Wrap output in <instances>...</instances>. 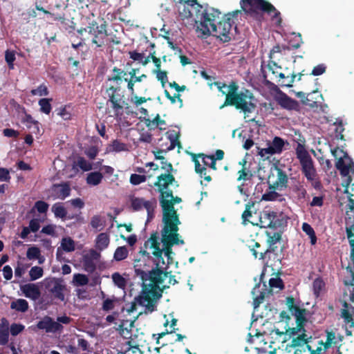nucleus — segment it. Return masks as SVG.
I'll list each match as a JSON object with an SVG mask.
<instances>
[{"label": "nucleus", "instance_id": "57", "mask_svg": "<svg viewBox=\"0 0 354 354\" xmlns=\"http://www.w3.org/2000/svg\"><path fill=\"white\" fill-rule=\"evenodd\" d=\"M24 329V326L20 324H13L10 326V331L12 336H16Z\"/></svg>", "mask_w": 354, "mask_h": 354}, {"label": "nucleus", "instance_id": "19", "mask_svg": "<svg viewBox=\"0 0 354 354\" xmlns=\"http://www.w3.org/2000/svg\"><path fill=\"white\" fill-rule=\"evenodd\" d=\"M108 105L113 109L115 116L118 117L122 115L124 100L119 93L112 94L108 102Z\"/></svg>", "mask_w": 354, "mask_h": 354}, {"label": "nucleus", "instance_id": "3", "mask_svg": "<svg viewBox=\"0 0 354 354\" xmlns=\"http://www.w3.org/2000/svg\"><path fill=\"white\" fill-rule=\"evenodd\" d=\"M289 303L290 312L295 318L297 327L289 328L286 335L292 337L289 351L293 350L294 354H319L316 351L317 345L312 336L305 333L304 324L307 320L308 311L293 305L292 299Z\"/></svg>", "mask_w": 354, "mask_h": 354}, {"label": "nucleus", "instance_id": "46", "mask_svg": "<svg viewBox=\"0 0 354 354\" xmlns=\"http://www.w3.org/2000/svg\"><path fill=\"white\" fill-rule=\"evenodd\" d=\"M51 99L42 98L39 101V105L40 106V111L46 114H49L51 111L52 107L50 102Z\"/></svg>", "mask_w": 354, "mask_h": 354}, {"label": "nucleus", "instance_id": "18", "mask_svg": "<svg viewBox=\"0 0 354 354\" xmlns=\"http://www.w3.org/2000/svg\"><path fill=\"white\" fill-rule=\"evenodd\" d=\"M265 76L272 80L277 81L280 77H284L281 67L274 62H270L264 69Z\"/></svg>", "mask_w": 354, "mask_h": 354}, {"label": "nucleus", "instance_id": "17", "mask_svg": "<svg viewBox=\"0 0 354 354\" xmlns=\"http://www.w3.org/2000/svg\"><path fill=\"white\" fill-rule=\"evenodd\" d=\"M20 290L23 295L33 301L39 299L41 296L39 288L36 283H26L20 286Z\"/></svg>", "mask_w": 354, "mask_h": 354}, {"label": "nucleus", "instance_id": "37", "mask_svg": "<svg viewBox=\"0 0 354 354\" xmlns=\"http://www.w3.org/2000/svg\"><path fill=\"white\" fill-rule=\"evenodd\" d=\"M296 77L297 75L294 73H292L290 76L284 75V77H280L277 81V82L281 86L292 87Z\"/></svg>", "mask_w": 354, "mask_h": 354}, {"label": "nucleus", "instance_id": "39", "mask_svg": "<svg viewBox=\"0 0 354 354\" xmlns=\"http://www.w3.org/2000/svg\"><path fill=\"white\" fill-rule=\"evenodd\" d=\"M88 283V278L83 274H75L73 278V283L75 286H83Z\"/></svg>", "mask_w": 354, "mask_h": 354}, {"label": "nucleus", "instance_id": "45", "mask_svg": "<svg viewBox=\"0 0 354 354\" xmlns=\"http://www.w3.org/2000/svg\"><path fill=\"white\" fill-rule=\"evenodd\" d=\"M91 225L97 230H101L104 226V220L100 216H94L91 218Z\"/></svg>", "mask_w": 354, "mask_h": 354}, {"label": "nucleus", "instance_id": "14", "mask_svg": "<svg viewBox=\"0 0 354 354\" xmlns=\"http://www.w3.org/2000/svg\"><path fill=\"white\" fill-rule=\"evenodd\" d=\"M100 258V253L95 250H90L83 256V266L85 271L92 272L96 267V262Z\"/></svg>", "mask_w": 354, "mask_h": 354}, {"label": "nucleus", "instance_id": "25", "mask_svg": "<svg viewBox=\"0 0 354 354\" xmlns=\"http://www.w3.org/2000/svg\"><path fill=\"white\" fill-rule=\"evenodd\" d=\"M110 243V237L107 233L102 232L98 234L95 240V250L103 251L106 249Z\"/></svg>", "mask_w": 354, "mask_h": 354}, {"label": "nucleus", "instance_id": "51", "mask_svg": "<svg viewBox=\"0 0 354 354\" xmlns=\"http://www.w3.org/2000/svg\"><path fill=\"white\" fill-rule=\"evenodd\" d=\"M31 93L32 95L46 96L48 95V91L46 86L41 84L37 88L32 89Z\"/></svg>", "mask_w": 354, "mask_h": 354}, {"label": "nucleus", "instance_id": "32", "mask_svg": "<svg viewBox=\"0 0 354 354\" xmlns=\"http://www.w3.org/2000/svg\"><path fill=\"white\" fill-rule=\"evenodd\" d=\"M346 234L351 246H354V212L353 218H346Z\"/></svg>", "mask_w": 354, "mask_h": 354}, {"label": "nucleus", "instance_id": "15", "mask_svg": "<svg viewBox=\"0 0 354 354\" xmlns=\"http://www.w3.org/2000/svg\"><path fill=\"white\" fill-rule=\"evenodd\" d=\"M274 99L282 108L287 110H297L299 108V103L296 100L279 90L277 92Z\"/></svg>", "mask_w": 354, "mask_h": 354}, {"label": "nucleus", "instance_id": "33", "mask_svg": "<svg viewBox=\"0 0 354 354\" xmlns=\"http://www.w3.org/2000/svg\"><path fill=\"white\" fill-rule=\"evenodd\" d=\"M10 308L16 311L25 313L28 308V303L24 299H17L11 302Z\"/></svg>", "mask_w": 354, "mask_h": 354}, {"label": "nucleus", "instance_id": "7", "mask_svg": "<svg viewBox=\"0 0 354 354\" xmlns=\"http://www.w3.org/2000/svg\"><path fill=\"white\" fill-rule=\"evenodd\" d=\"M227 105H234L237 109H241L245 113V119L248 121L253 120V118H249V114L254 111L256 106L253 97L248 91L239 93L236 92L230 102H227Z\"/></svg>", "mask_w": 354, "mask_h": 354}, {"label": "nucleus", "instance_id": "58", "mask_svg": "<svg viewBox=\"0 0 354 354\" xmlns=\"http://www.w3.org/2000/svg\"><path fill=\"white\" fill-rule=\"evenodd\" d=\"M35 207L39 213H44L47 211L48 205L44 201H39L35 203Z\"/></svg>", "mask_w": 354, "mask_h": 354}, {"label": "nucleus", "instance_id": "43", "mask_svg": "<svg viewBox=\"0 0 354 354\" xmlns=\"http://www.w3.org/2000/svg\"><path fill=\"white\" fill-rule=\"evenodd\" d=\"M44 274V270L39 266H33L29 271V276L31 281L40 279Z\"/></svg>", "mask_w": 354, "mask_h": 354}, {"label": "nucleus", "instance_id": "56", "mask_svg": "<svg viewBox=\"0 0 354 354\" xmlns=\"http://www.w3.org/2000/svg\"><path fill=\"white\" fill-rule=\"evenodd\" d=\"M294 191L300 199L304 198L306 195V190L301 184L296 185Z\"/></svg>", "mask_w": 354, "mask_h": 354}, {"label": "nucleus", "instance_id": "28", "mask_svg": "<svg viewBox=\"0 0 354 354\" xmlns=\"http://www.w3.org/2000/svg\"><path fill=\"white\" fill-rule=\"evenodd\" d=\"M129 254V250L127 246H119L118 247L113 256V261H122L127 259Z\"/></svg>", "mask_w": 354, "mask_h": 354}, {"label": "nucleus", "instance_id": "36", "mask_svg": "<svg viewBox=\"0 0 354 354\" xmlns=\"http://www.w3.org/2000/svg\"><path fill=\"white\" fill-rule=\"evenodd\" d=\"M325 283L320 278H317L313 283V291L316 297H319L324 290Z\"/></svg>", "mask_w": 354, "mask_h": 354}, {"label": "nucleus", "instance_id": "6", "mask_svg": "<svg viewBox=\"0 0 354 354\" xmlns=\"http://www.w3.org/2000/svg\"><path fill=\"white\" fill-rule=\"evenodd\" d=\"M297 158L301 165V170L306 179L311 183L315 189L320 187V183L317 180L316 169L313 161L304 145L298 143L296 147Z\"/></svg>", "mask_w": 354, "mask_h": 354}, {"label": "nucleus", "instance_id": "16", "mask_svg": "<svg viewBox=\"0 0 354 354\" xmlns=\"http://www.w3.org/2000/svg\"><path fill=\"white\" fill-rule=\"evenodd\" d=\"M36 328L44 330L46 333H54L61 331L63 326L55 322L50 317L46 316L37 323Z\"/></svg>", "mask_w": 354, "mask_h": 354}, {"label": "nucleus", "instance_id": "5", "mask_svg": "<svg viewBox=\"0 0 354 354\" xmlns=\"http://www.w3.org/2000/svg\"><path fill=\"white\" fill-rule=\"evenodd\" d=\"M331 153L337 160L336 167L344 177L342 185L346 187L344 192L348 193V187L354 176V162L348 155L339 148L332 149Z\"/></svg>", "mask_w": 354, "mask_h": 354}, {"label": "nucleus", "instance_id": "29", "mask_svg": "<svg viewBox=\"0 0 354 354\" xmlns=\"http://www.w3.org/2000/svg\"><path fill=\"white\" fill-rule=\"evenodd\" d=\"M127 275L125 274H121L119 272H114L111 275V279L115 286L118 288L124 290L127 283Z\"/></svg>", "mask_w": 354, "mask_h": 354}, {"label": "nucleus", "instance_id": "34", "mask_svg": "<svg viewBox=\"0 0 354 354\" xmlns=\"http://www.w3.org/2000/svg\"><path fill=\"white\" fill-rule=\"evenodd\" d=\"M330 129L334 131V137L336 139H343L342 132L344 131V127L341 120H336L335 122L330 124Z\"/></svg>", "mask_w": 354, "mask_h": 354}, {"label": "nucleus", "instance_id": "63", "mask_svg": "<svg viewBox=\"0 0 354 354\" xmlns=\"http://www.w3.org/2000/svg\"><path fill=\"white\" fill-rule=\"evenodd\" d=\"M3 274L6 280H10L12 277V269L9 266H6L3 268Z\"/></svg>", "mask_w": 354, "mask_h": 354}, {"label": "nucleus", "instance_id": "38", "mask_svg": "<svg viewBox=\"0 0 354 354\" xmlns=\"http://www.w3.org/2000/svg\"><path fill=\"white\" fill-rule=\"evenodd\" d=\"M302 230L309 236L310 239V243L312 245H315L317 242V237L315 236L313 228L307 223L302 224Z\"/></svg>", "mask_w": 354, "mask_h": 354}, {"label": "nucleus", "instance_id": "12", "mask_svg": "<svg viewBox=\"0 0 354 354\" xmlns=\"http://www.w3.org/2000/svg\"><path fill=\"white\" fill-rule=\"evenodd\" d=\"M46 288L51 292L55 297L63 301L64 295L63 290L65 288L62 281L57 278H46L44 280Z\"/></svg>", "mask_w": 354, "mask_h": 354}, {"label": "nucleus", "instance_id": "41", "mask_svg": "<svg viewBox=\"0 0 354 354\" xmlns=\"http://www.w3.org/2000/svg\"><path fill=\"white\" fill-rule=\"evenodd\" d=\"M130 57L135 60L138 61L139 62L142 63L143 65L147 64L150 62V56L145 57L144 54L137 53V52H130Z\"/></svg>", "mask_w": 354, "mask_h": 354}, {"label": "nucleus", "instance_id": "11", "mask_svg": "<svg viewBox=\"0 0 354 354\" xmlns=\"http://www.w3.org/2000/svg\"><path fill=\"white\" fill-rule=\"evenodd\" d=\"M131 207L136 211L145 209L147 212V220L149 222L153 217V210L156 207L154 200L147 201L143 198L133 197L131 200Z\"/></svg>", "mask_w": 354, "mask_h": 354}, {"label": "nucleus", "instance_id": "59", "mask_svg": "<svg viewBox=\"0 0 354 354\" xmlns=\"http://www.w3.org/2000/svg\"><path fill=\"white\" fill-rule=\"evenodd\" d=\"M98 153V149L97 147L93 146L85 151V154L91 159H94Z\"/></svg>", "mask_w": 354, "mask_h": 354}, {"label": "nucleus", "instance_id": "62", "mask_svg": "<svg viewBox=\"0 0 354 354\" xmlns=\"http://www.w3.org/2000/svg\"><path fill=\"white\" fill-rule=\"evenodd\" d=\"M26 272V268L21 264H18L15 269V275L16 277L21 278Z\"/></svg>", "mask_w": 354, "mask_h": 354}, {"label": "nucleus", "instance_id": "49", "mask_svg": "<svg viewBox=\"0 0 354 354\" xmlns=\"http://www.w3.org/2000/svg\"><path fill=\"white\" fill-rule=\"evenodd\" d=\"M201 162L204 167H209L213 169H216V161L214 156H203Z\"/></svg>", "mask_w": 354, "mask_h": 354}, {"label": "nucleus", "instance_id": "55", "mask_svg": "<svg viewBox=\"0 0 354 354\" xmlns=\"http://www.w3.org/2000/svg\"><path fill=\"white\" fill-rule=\"evenodd\" d=\"M326 66L324 64H320L315 66L311 72V75L313 76H319L324 74L326 72Z\"/></svg>", "mask_w": 354, "mask_h": 354}, {"label": "nucleus", "instance_id": "48", "mask_svg": "<svg viewBox=\"0 0 354 354\" xmlns=\"http://www.w3.org/2000/svg\"><path fill=\"white\" fill-rule=\"evenodd\" d=\"M40 254V250L35 246L29 248L26 252V257L30 260L39 259Z\"/></svg>", "mask_w": 354, "mask_h": 354}, {"label": "nucleus", "instance_id": "44", "mask_svg": "<svg viewBox=\"0 0 354 354\" xmlns=\"http://www.w3.org/2000/svg\"><path fill=\"white\" fill-rule=\"evenodd\" d=\"M273 216L270 213L263 212L260 216L259 225L261 227H270L272 223Z\"/></svg>", "mask_w": 354, "mask_h": 354}, {"label": "nucleus", "instance_id": "22", "mask_svg": "<svg viewBox=\"0 0 354 354\" xmlns=\"http://www.w3.org/2000/svg\"><path fill=\"white\" fill-rule=\"evenodd\" d=\"M350 259L351 263L348 266L347 270L351 274V279H345L344 284L346 286H353V288L350 293V300L351 302L354 303V246H351Z\"/></svg>", "mask_w": 354, "mask_h": 354}, {"label": "nucleus", "instance_id": "31", "mask_svg": "<svg viewBox=\"0 0 354 354\" xmlns=\"http://www.w3.org/2000/svg\"><path fill=\"white\" fill-rule=\"evenodd\" d=\"M103 179V175L98 171L91 172L87 174L86 183L91 186H97L101 183Z\"/></svg>", "mask_w": 354, "mask_h": 354}, {"label": "nucleus", "instance_id": "21", "mask_svg": "<svg viewBox=\"0 0 354 354\" xmlns=\"http://www.w3.org/2000/svg\"><path fill=\"white\" fill-rule=\"evenodd\" d=\"M266 290L265 284L258 283L253 288L252 295L253 297V306L254 309L257 308L260 304L263 302L266 293Z\"/></svg>", "mask_w": 354, "mask_h": 354}, {"label": "nucleus", "instance_id": "24", "mask_svg": "<svg viewBox=\"0 0 354 354\" xmlns=\"http://www.w3.org/2000/svg\"><path fill=\"white\" fill-rule=\"evenodd\" d=\"M214 86H216L218 91H220L223 95H226L225 105H227V102H230V100H232V97H233L236 92L237 87L235 84L232 83L229 86L223 84L221 86V83H214Z\"/></svg>", "mask_w": 354, "mask_h": 354}, {"label": "nucleus", "instance_id": "53", "mask_svg": "<svg viewBox=\"0 0 354 354\" xmlns=\"http://www.w3.org/2000/svg\"><path fill=\"white\" fill-rule=\"evenodd\" d=\"M142 354V351L136 344H133L131 342H128V348L125 351V354Z\"/></svg>", "mask_w": 354, "mask_h": 354}, {"label": "nucleus", "instance_id": "30", "mask_svg": "<svg viewBox=\"0 0 354 354\" xmlns=\"http://www.w3.org/2000/svg\"><path fill=\"white\" fill-rule=\"evenodd\" d=\"M277 189L274 188H270L262 196V200L266 201H282L283 198L278 192Z\"/></svg>", "mask_w": 354, "mask_h": 354}, {"label": "nucleus", "instance_id": "23", "mask_svg": "<svg viewBox=\"0 0 354 354\" xmlns=\"http://www.w3.org/2000/svg\"><path fill=\"white\" fill-rule=\"evenodd\" d=\"M84 30L94 36V38L93 39V43L96 44L98 46H100V45L98 44L97 38L106 35L105 26L103 25L98 26L97 24L93 23Z\"/></svg>", "mask_w": 354, "mask_h": 354}, {"label": "nucleus", "instance_id": "40", "mask_svg": "<svg viewBox=\"0 0 354 354\" xmlns=\"http://www.w3.org/2000/svg\"><path fill=\"white\" fill-rule=\"evenodd\" d=\"M52 211L56 217L62 218L66 217L67 214L65 207L61 203L54 204L52 207Z\"/></svg>", "mask_w": 354, "mask_h": 354}, {"label": "nucleus", "instance_id": "54", "mask_svg": "<svg viewBox=\"0 0 354 354\" xmlns=\"http://www.w3.org/2000/svg\"><path fill=\"white\" fill-rule=\"evenodd\" d=\"M153 73L156 75V78L161 82L162 86H165V83L167 82V75L165 71L156 69L153 71Z\"/></svg>", "mask_w": 354, "mask_h": 354}, {"label": "nucleus", "instance_id": "47", "mask_svg": "<svg viewBox=\"0 0 354 354\" xmlns=\"http://www.w3.org/2000/svg\"><path fill=\"white\" fill-rule=\"evenodd\" d=\"M75 165L85 171H90L93 169L92 164L82 157L77 158Z\"/></svg>", "mask_w": 354, "mask_h": 354}, {"label": "nucleus", "instance_id": "8", "mask_svg": "<svg viewBox=\"0 0 354 354\" xmlns=\"http://www.w3.org/2000/svg\"><path fill=\"white\" fill-rule=\"evenodd\" d=\"M317 345L316 351L319 354H333L335 349L339 348L342 337L333 331H326V340L314 339Z\"/></svg>", "mask_w": 354, "mask_h": 354}, {"label": "nucleus", "instance_id": "52", "mask_svg": "<svg viewBox=\"0 0 354 354\" xmlns=\"http://www.w3.org/2000/svg\"><path fill=\"white\" fill-rule=\"evenodd\" d=\"M117 302L115 298L104 299L102 305V309L105 311H109L114 308L115 304Z\"/></svg>", "mask_w": 354, "mask_h": 354}, {"label": "nucleus", "instance_id": "10", "mask_svg": "<svg viewBox=\"0 0 354 354\" xmlns=\"http://www.w3.org/2000/svg\"><path fill=\"white\" fill-rule=\"evenodd\" d=\"M288 182V178L284 171L277 167L272 168L271 173L268 178L270 188L276 189L277 191H283L287 187Z\"/></svg>", "mask_w": 354, "mask_h": 354}, {"label": "nucleus", "instance_id": "4", "mask_svg": "<svg viewBox=\"0 0 354 354\" xmlns=\"http://www.w3.org/2000/svg\"><path fill=\"white\" fill-rule=\"evenodd\" d=\"M240 6L242 11L248 15H253L257 10L265 12L271 17L273 23L276 26H281L280 12L272 4L266 0H241Z\"/></svg>", "mask_w": 354, "mask_h": 354}, {"label": "nucleus", "instance_id": "60", "mask_svg": "<svg viewBox=\"0 0 354 354\" xmlns=\"http://www.w3.org/2000/svg\"><path fill=\"white\" fill-rule=\"evenodd\" d=\"M253 206V205H250L249 203L246 205L245 210L242 214V218L243 220V223H245L246 221H249V218L252 216V212L250 211L251 207Z\"/></svg>", "mask_w": 354, "mask_h": 354}, {"label": "nucleus", "instance_id": "64", "mask_svg": "<svg viewBox=\"0 0 354 354\" xmlns=\"http://www.w3.org/2000/svg\"><path fill=\"white\" fill-rule=\"evenodd\" d=\"M270 286L273 288H282V281L279 278H271L269 281Z\"/></svg>", "mask_w": 354, "mask_h": 354}, {"label": "nucleus", "instance_id": "13", "mask_svg": "<svg viewBox=\"0 0 354 354\" xmlns=\"http://www.w3.org/2000/svg\"><path fill=\"white\" fill-rule=\"evenodd\" d=\"M341 316L344 319L346 325L347 335H351V331L348 328H354V307L344 302L341 312Z\"/></svg>", "mask_w": 354, "mask_h": 354}, {"label": "nucleus", "instance_id": "20", "mask_svg": "<svg viewBox=\"0 0 354 354\" xmlns=\"http://www.w3.org/2000/svg\"><path fill=\"white\" fill-rule=\"evenodd\" d=\"M75 250V241L68 236L62 239L60 246L57 250V259H59L63 254V251L66 252H71Z\"/></svg>", "mask_w": 354, "mask_h": 354}, {"label": "nucleus", "instance_id": "35", "mask_svg": "<svg viewBox=\"0 0 354 354\" xmlns=\"http://www.w3.org/2000/svg\"><path fill=\"white\" fill-rule=\"evenodd\" d=\"M166 137L170 141V145L167 147V150L174 149L179 144L178 133L176 131H168L166 133Z\"/></svg>", "mask_w": 354, "mask_h": 354}, {"label": "nucleus", "instance_id": "27", "mask_svg": "<svg viewBox=\"0 0 354 354\" xmlns=\"http://www.w3.org/2000/svg\"><path fill=\"white\" fill-rule=\"evenodd\" d=\"M128 151V146L124 142L118 140H113L106 147V152L108 153H119Z\"/></svg>", "mask_w": 354, "mask_h": 354}, {"label": "nucleus", "instance_id": "42", "mask_svg": "<svg viewBox=\"0 0 354 354\" xmlns=\"http://www.w3.org/2000/svg\"><path fill=\"white\" fill-rule=\"evenodd\" d=\"M194 163L196 171L199 174L201 177H204L205 180L208 182L210 181L211 178L209 176L206 175V168L204 167L203 164H201L198 159H194Z\"/></svg>", "mask_w": 354, "mask_h": 354}, {"label": "nucleus", "instance_id": "26", "mask_svg": "<svg viewBox=\"0 0 354 354\" xmlns=\"http://www.w3.org/2000/svg\"><path fill=\"white\" fill-rule=\"evenodd\" d=\"M52 193L55 198L63 200L70 195V188L67 185H55L52 187Z\"/></svg>", "mask_w": 354, "mask_h": 354}, {"label": "nucleus", "instance_id": "61", "mask_svg": "<svg viewBox=\"0 0 354 354\" xmlns=\"http://www.w3.org/2000/svg\"><path fill=\"white\" fill-rule=\"evenodd\" d=\"M121 238L126 241V242L129 244V246L133 247L137 242V236L135 234H131L128 237H125L123 235H121Z\"/></svg>", "mask_w": 354, "mask_h": 354}, {"label": "nucleus", "instance_id": "50", "mask_svg": "<svg viewBox=\"0 0 354 354\" xmlns=\"http://www.w3.org/2000/svg\"><path fill=\"white\" fill-rule=\"evenodd\" d=\"M146 176L144 175H140L136 174H133L130 176V183L133 185H140L142 183L146 181Z\"/></svg>", "mask_w": 354, "mask_h": 354}, {"label": "nucleus", "instance_id": "9", "mask_svg": "<svg viewBox=\"0 0 354 354\" xmlns=\"http://www.w3.org/2000/svg\"><path fill=\"white\" fill-rule=\"evenodd\" d=\"M286 143L283 139L276 136L267 142L266 147H257V153L264 160L269 159L273 155L281 153Z\"/></svg>", "mask_w": 354, "mask_h": 354}, {"label": "nucleus", "instance_id": "1", "mask_svg": "<svg viewBox=\"0 0 354 354\" xmlns=\"http://www.w3.org/2000/svg\"><path fill=\"white\" fill-rule=\"evenodd\" d=\"M174 180L173 176L167 174L160 175L156 183L161 192L160 203L163 211L164 227L161 238L157 233L152 234L145 241L143 250L140 251L143 259H150L154 268L150 271H145L141 270V266L138 263L134 266L136 273L140 274L143 281L142 290L135 300L137 304L145 308L146 312L149 313L156 310L162 290L177 283L174 277L167 270L168 265L172 263L174 260L172 247L184 244L183 240L180 239L177 233L180 221L174 208V204L180 203L181 199L174 198L171 192L164 191Z\"/></svg>", "mask_w": 354, "mask_h": 354}, {"label": "nucleus", "instance_id": "2", "mask_svg": "<svg viewBox=\"0 0 354 354\" xmlns=\"http://www.w3.org/2000/svg\"><path fill=\"white\" fill-rule=\"evenodd\" d=\"M192 3H194L201 8L196 21V31L198 37L212 35L223 42L230 40L232 35L231 32L232 24H234L232 19L238 17L241 14V10H236L223 16L215 8H203L196 3L195 0L192 1ZM191 5L194 6L193 3Z\"/></svg>", "mask_w": 354, "mask_h": 354}]
</instances>
